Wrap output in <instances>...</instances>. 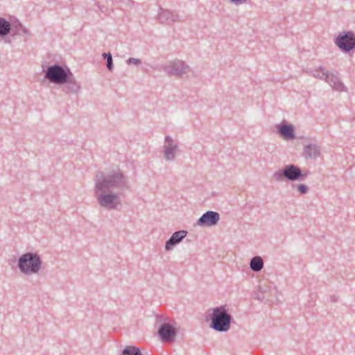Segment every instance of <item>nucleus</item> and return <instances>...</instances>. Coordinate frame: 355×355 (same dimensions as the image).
<instances>
[{
  "label": "nucleus",
  "mask_w": 355,
  "mask_h": 355,
  "mask_svg": "<svg viewBox=\"0 0 355 355\" xmlns=\"http://www.w3.org/2000/svg\"><path fill=\"white\" fill-rule=\"evenodd\" d=\"M236 5H239L247 2V0H230Z\"/></svg>",
  "instance_id": "nucleus-23"
},
{
  "label": "nucleus",
  "mask_w": 355,
  "mask_h": 355,
  "mask_svg": "<svg viewBox=\"0 0 355 355\" xmlns=\"http://www.w3.org/2000/svg\"><path fill=\"white\" fill-rule=\"evenodd\" d=\"M187 234V232L180 230L173 234L171 237L166 243L165 249L169 251L173 249V246L179 243Z\"/></svg>",
  "instance_id": "nucleus-14"
},
{
  "label": "nucleus",
  "mask_w": 355,
  "mask_h": 355,
  "mask_svg": "<svg viewBox=\"0 0 355 355\" xmlns=\"http://www.w3.org/2000/svg\"><path fill=\"white\" fill-rule=\"evenodd\" d=\"M112 1L116 3H119V2H121L123 0H112Z\"/></svg>",
  "instance_id": "nucleus-25"
},
{
  "label": "nucleus",
  "mask_w": 355,
  "mask_h": 355,
  "mask_svg": "<svg viewBox=\"0 0 355 355\" xmlns=\"http://www.w3.org/2000/svg\"><path fill=\"white\" fill-rule=\"evenodd\" d=\"M18 266L24 274H35L41 268L42 260L37 254L27 252L19 259Z\"/></svg>",
  "instance_id": "nucleus-3"
},
{
  "label": "nucleus",
  "mask_w": 355,
  "mask_h": 355,
  "mask_svg": "<svg viewBox=\"0 0 355 355\" xmlns=\"http://www.w3.org/2000/svg\"><path fill=\"white\" fill-rule=\"evenodd\" d=\"M168 76L181 77L190 71L189 67L184 62L175 60L162 67Z\"/></svg>",
  "instance_id": "nucleus-7"
},
{
  "label": "nucleus",
  "mask_w": 355,
  "mask_h": 355,
  "mask_svg": "<svg viewBox=\"0 0 355 355\" xmlns=\"http://www.w3.org/2000/svg\"><path fill=\"white\" fill-rule=\"evenodd\" d=\"M123 355H141V354L139 348L128 346L124 349Z\"/></svg>",
  "instance_id": "nucleus-19"
},
{
  "label": "nucleus",
  "mask_w": 355,
  "mask_h": 355,
  "mask_svg": "<svg viewBox=\"0 0 355 355\" xmlns=\"http://www.w3.org/2000/svg\"><path fill=\"white\" fill-rule=\"evenodd\" d=\"M10 31V24L5 19L0 17V36L6 35Z\"/></svg>",
  "instance_id": "nucleus-18"
},
{
  "label": "nucleus",
  "mask_w": 355,
  "mask_h": 355,
  "mask_svg": "<svg viewBox=\"0 0 355 355\" xmlns=\"http://www.w3.org/2000/svg\"><path fill=\"white\" fill-rule=\"evenodd\" d=\"M62 91L66 94H76L80 89V84L76 81L71 72L67 76V80L64 82Z\"/></svg>",
  "instance_id": "nucleus-11"
},
{
  "label": "nucleus",
  "mask_w": 355,
  "mask_h": 355,
  "mask_svg": "<svg viewBox=\"0 0 355 355\" xmlns=\"http://www.w3.org/2000/svg\"><path fill=\"white\" fill-rule=\"evenodd\" d=\"M219 220L220 215L218 213L208 211L198 219L197 223L200 226L211 227L216 225Z\"/></svg>",
  "instance_id": "nucleus-9"
},
{
  "label": "nucleus",
  "mask_w": 355,
  "mask_h": 355,
  "mask_svg": "<svg viewBox=\"0 0 355 355\" xmlns=\"http://www.w3.org/2000/svg\"><path fill=\"white\" fill-rule=\"evenodd\" d=\"M69 72V69L65 70L62 67L54 64L45 71V78L53 83L62 85L67 80Z\"/></svg>",
  "instance_id": "nucleus-5"
},
{
  "label": "nucleus",
  "mask_w": 355,
  "mask_h": 355,
  "mask_svg": "<svg viewBox=\"0 0 355 355\" xmlns=\"http://www.w3.org/2000/svg\"><path fill=\"white\" fill-rule=\"evenodd\" d=\"M128 63H132L134 64H141V62L139 59L134 58H130L128 59Z\"/></svg>",
  "instance_id": "nucleus-22"
},
{
  "label": "nucleus",
  "mask_w": 355,
  "mask_h": 355,
  "mask_svg": "<svg viewBox=\"0 0 355 355\" xmlns=\"http://www.w3.org/2000/svg\"><path fill=\"white\" fill-rule=\"evenodd\" d=\"M304 154L306 158L315 159L320 156V148L316 144H308L304 148Z\"/></svg>",
  "instance_id": "nucleus-16"
},
{
  "label": "nucleus",
  "mask_w": 355,
  "mask_h": 355,
  "mask_svg": "<svg viewBox=\"0 0 355 355\" xmlns=\"http://www.w3.org/2000/svg\"><path fill=\"white\" fill-rule=\"evenodd\" d=\"M278 132L286 140H291L295 138L294 128L291 125L282 124L278 125Z\"/></svg>",
  "instance_id": "nucleus-15"
},
{
  "label": "nucleus",
  "mask_w": 355,
  "mask_h": 355,
  "mask_svg": "<svg viewBox=\"0 0 355 355\" xmlns=\"http://www.w3.org/2000/svg\"><path fill=\"white\" fill-rule=\"evenodd\" d=\"M164 155L167 160H173L178 150V144L169 136L165 137L164 145Z\"/></svg>",
  "instance_id": "nucleus-10"
},
{
  "label": "nucleus",
  "mask_w": 355,
  "mask_h": 355,
  "mask_svg": "<svg viewBox=\"0 0 355 355\" xmlns=\"http://www.w3.org/2000/svg\"><path fill=\"white\" fill-rule=\"evenodd\" d=\"M159 20L162 24H172L179 21L180 18L177 12L168 10H163L159 14Z\"/></svg>",
  "instance_id": "nucleus-13"
},
{
  "label": "nucleus",
  "mask_w": 355,
  "mask_h": 355,
  "mask_svg": "<svg viewBox=\"0 0 355 355\" xmlns=\"http://www.w3.org/2000/svg\"><path fill=\"white\" fill-rule=\"evenodd\" d=\"M311 74L315 78L324 80L335 90L343 91L345 88L344 85L336 75L329 73L322 67L313 70Z\"/></svg>",
  "instance_id": "nucleus-4"
},
{
  "label": "nucleus",
  "mask_w": 355,
  "mask_h": 355,
  "mask_svg": "<svg viewBox=\"0 0 355 355\" xmlns=\"http://www.w3.org/2000/svg\"><path fill=\"white\" fill-rule=\"evenodd\" d=\"M335 44L345 52H348L355 48V34L352 31L338 35Z\"/></svg>",
  "instance_id": "nucleus-8"
},
{
  "label": "nucleus",
  "mask_w": 355,
  "mask_h": 355,
  "mask_svg": "<svg viewBox=\"0 0 355 355\" xmlns=\"http://www.w3.org/2000/svg\"><path fill=\"white\" fill-rule=\"evenodd\" d=\"M210 315L211 327L218 331H227L230 328L232 316L227 313L225 306H220L211 309Z\"/></svg>",
  "instance_id": "nucleus-2"
},
{
  "label": "nucleus",
  "mask_w": 355,
  "mask_h": 355,
  "mask_svg": "<svg viewBox=\"0 0 355 355\" xmlns=\"http://www.w3.org/2000/svg\"><path fill=\"white\" fill-rule=\"evenodd\" d=\"M302 178L300 169L295 165L291 164L286 166L284 168L279 169L272 175V178L275 181H283L285 178L289 180H296Z\"/></svg>",
  "instance_id": "nucleus-6"
},
{
  "label": "nucleus",
  "mask_w": 355,
  "mask_h": 355,
  "mask_svg": "<svg viewBox=\"0 0 355 355\" xmlns=\"http://www.w3.org/2000/svg\"><path fill=\"white\" fill-rule=\"evenodd\" d=\"M250 266L253 271L259 272L263 267V261L260 257H254L251 259Z\"/></svg>",
  "instance_id": "nucleus-17"
},
{
  "label": "nucleus",
  "mask_w": 355,
  "mask_h": 355,
  "mask_svg": "<svg viewBox=\"0 0 355 355\" xmlns=\"http://www.w3.org/2000/svg\"><path fill=\"white\" fill-rule=\"evenodd\" d=\"M128 188V180L119 170L96 176L95 197L98 204L107 209L121 205L120 194Z\"/></svg>",
  "instance_id": "nucleus-1"
},
{
  "label": "nucleus",
  "mask_w": 355,
  "mask_h": 355,
  "mask_svg": "<svg viewBox=\"0 0 355 355\" xmlns=\"http://www.w3.org/2000/svg\"><path fill=\"white\" fill-rule=\"evenodd\" d=\"M107 55H108V53H103V56L105 58H107Z\"/></svg>",
  "instance_id": "nucleus-24"
},
{
  "label": "nucleus",
  "mask_w": 355,
  "mask_h": 355,
  "mask_svg": "<svg viewBox=\"0 0 355 355\" xmlns=\"http://www.w3.org/2000/svg\"><path fill=\"white\" fill-rule=\"evenodd\" d=\"M159 334L163 341L171 342L174 340L176 335V331L172 325L164 323L159 329Z\"/></svg>",
  "instance_id": "nucleus-12"
},
{
  "label": "nucleus",
  "mask_w": 355,
  "mask_h": 355,
  "mask_svg": "<svg viewBox=\"0 0 355 355\" xmlns=\"http://www.w3.org/2000/svg\"><path fill=\"white\" fill-rule=\"evenodd\" d=\"M107 67L110 71L112 70L113 63H112V58L110 53H108L107 60Z\"/></svg>",
  "instance_id": "nucleus-20"
},
{
  "label": "nucleus",
  "mask_w": 355,
  "mask_h": 355,
  "mask_svg": "<svg viewBox=\"0 0 355 355\" xmlns=\"http://www.w3.org/2000/svg\"><path fill=\"white\" fill-rule=\"evenodd\" d=\"M297 190L299 191V192L302 194H304L307 192L308 191V188L306 185L304 184H300L298 185L297 187Z\"/></svg>",
  "instance_id": "nucleus-21"
}]
</instances>
